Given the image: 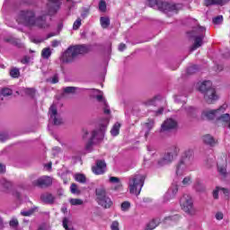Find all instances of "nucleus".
Returning <instances> with one entry per match:
<instances>
[{
    "mask_svg": "<svg viewBox=\"0 0 230 230\" xmlns=\"http://www.w3.org/2000/svg\"><path fill=\"white\" fill-rule=\"evenodd\" d=\"M91 51V46L89 45H75L70 46L61 56V61L64 64H69L75 62L78 58V55H85Z\"/></svg>",
    "mask_w": 230,
    "mask_h": 230,
    "instance_id": "obj_1",
    "label": "nucleus"
},
{
    "mask_svg": "<svg viewBox=\"0 0 230 230\" xmlns=\"http://www.w3.org/2000/svg\"><path fill=\"white\" fill-rule=\"evenodd\" d=\"M148 3L151 8L164 12V13H167V15H175L179 13V10H181V4H170L168 2L157 0H148Z\"/></svg>",
    "mask_w": 230,
    "mask_h": 230,
    "instance_id": "obj_2",
    "label": "nucleus"
},
{
    "mask_svg": "<svg viewBox=\"0 0 230 230\" xmlns=\"http://www.w3.org/2000/svg\"><path fill=\"white\" fill-rule=\"evenodd\" d=\"M211 85V81H204L199 85V91L204 94V100L208 104L215 103L218 100L217 91Z\"/></svg>",
    "mask_w": 230,
    "mask_h": 230,
    "instance_id": "obj_3",
    "label": "nucleus"
},
{
    "mask_svg": "<svg viewBox=\"0 0 230 230\" xmlns=\"http://www.w3.org/2000/svg\"><path fill=\"white\" fill-rule=\"evenodd\" d=\"M37 14L33 10H22L18 14L17 21L19 24L26 26V28H35V17Z\"/></svg>",
    "mask_w": 230,
    "mask_h": 230,
    "instance_id": "obj_4",
    "label": "nucleus"
},
{
    "mask_svg": "<svg viewBox=\"0 0 230 230\" xmlns=\"http://www.w3.org/2000/svg\"><path fill=\"white\" fill-rule=\"evenodd\" d=\"M145 174H135L129 178V192L133 195H139L145 185Z\"/></svg>",
    "mask_w": 230,
    "mask_h": 230,
    "instance_id": "obj_5",
    "label": "nucleus"
},
{
    "mask_svg": "<svg viewBox=\"0 0 230 230\" xmlns=\"http://www.w3.org/2000/svg\"><path fill=\"white\" fill-rule=\"evenodd\" d=\"M204 33H206V27L198 26L190 32V37L195 38L194 44L190 48V51H195L198 48L202 46V40H204Z\"/></svg>",
    "mask_w": 230,
    "mask_h": 230,
    "instance_id": "obj_6",
    "label": "nucleus"
},
{
    "mask_svg": "<svg viewBox=\"0 0 230 230\" xmlns=\"http://www.w3.org/2000/svg\"><path fill=\"white\" fill-rule=\"evenodd\" d=\"M180 204L185 213L195 215V208L193 207V199L191 196L184 194L180 199Z\"/></svg>",
    "mask_w": 230,
    "mask_h": 230,
    "instance_id": "obj_7",
    "label": "nucleus"
},
{
    "mask_svg": "<svg viewBox=\"0 0 230 230\" xmlns=\"http://www.w3.org/2000/svg\"><path fill=\"white\" fill-rule=\"evenodd\" d=\"M103 137H105V133L102 129H94L92 132V136L87 142L85 148L88 152H91L93 150V145L96 143H100V141L103 140Z\"/></svg>",
    "mask_w": 230,
    "mask_h": 230,
    "instance_id": "obj_8",
    "label": "nucleus"
},
{
    "mask_svg": "<svg viewBox=\"0 0 230 230\" xmlns=\"http://www.w3.org/2000/svg\"><path fill=\"white\" fill-rule=\"evenodd\" d=\"M224 111H226L224 107H220L217 110H206L201 113V117L203 119H215L218 113L224 112Z\"/></svg>",
    "mask_w": 230,
    "mask_h": 230,
    "instance_id": "obj_9",
    "label": "nucleus"
},
{
    "mask_svg": "<svg viewBox=\"0 0 230 230\" xmlns=\"http://www.w3.org/2000/svg\"><path fill=\"white\" fill-rule=\"evenodd\" d=\"M51 184H53V180L49 176H42L32 181V185L38 188H47V186H51Z\"/></svg>",
    "mask_w": 230,
    "mask_h": 230,
    "instance_id": "obj_10",
    "label": "nucleus"
},
{
    "mask_svg": "<svg viewBox=\"0 0 230 230\" xmlns=\"http://www.w3.org/2000/svg\"><path fill=\"white\" fill-rule=\"evenodd\" d=\"M107 170V164L103 160H97L96 164L92 167L95 175H103Z\"/></svg>",
    "mask_w": 230,
    "mask_h": 230,
    "instance_id": "obj_11",
    "label": "nucleus"
},
{
    "mask_svg": "<svg viewBox=\"0 0 230 230\" xmlns=\"http://www.w3.org/2000/svg\"><path fill=\"white\" fill-rule=\"evenodd\" d=\"M49 3L48 4L49 8V15H55L58 10H60V6L62 5V0H49Z\"/></svg>",
    "mask_w": 230,
    "mask_h": 230,
    "instance_id": "obj_12",
    "label": "nucleus"
},
{
    "mask_svg": "<svg viewBox=\"0 0 230 230\" xmlns=\"http://www.w3.org/2000/svg\"><path fill=\"white\" fill-rule=\"evenodd\" d=\"M50 119H52L54 125H62V118L58 115L57 106L51 105L49 111Z\"/></svg>",
    "mask_w": 230,
    "mask_h": 230,
    "instance_id": "obj_13",
    "label": "nucleus"
},
{
    "mask_svg": "<svg viewBox=\"0 0 230 230\" xmlns=\"http://www.w3.org/2000/svg\"><path fill=\"white\" fill-rule=\"evenodd\" d=\"M46 29L49 28V23L46 21V15L36 16L34 20V28Z\"/></svg>",
    "mask_w": 230,
    "mask_h": 230,
    "instance_id": "obj_14",
    "label": "nucleus"
},
{
    "mask_svg": "<svg viewBox=\"0 0 230 230\" xmlns=\"http://www.w3.org/2000/svg\"><path fill=\"white\" fill-rule=\"evenodd\" d=\"M173 128H177V121L173 119H167L161 126L162 132L173 130Z\"/></svg>",
    "mask_w": 230,
    "mask_h": 230,
    "instance_id": "obj_15",
    "label": "nucleus"
},
{
    "mask_svg": "<svg viewBox=\"0 0 230 230\" xmlns=\"http://www.w3.org/2000/svg\"><path fill=\"white\" fill-rule=\"evenodd\" d=\"M178 191H179V187L177 186V184H172L164 197V201L168 202V200H172V199H175V195H177Z\"/></svg>",
    "mask_w": 230,
    "mask_h": 230,
    "instance_id": "obj_16",
    "label": "nucleus"
},
{
    "mask_svg": "<svg viewBox=\"0 0 230 230\" xmlns=\"http://www.w3.org/2000/svg\"><path fill=\"white\" fill-rule=\"evenodd\" d=\"M190 165V164H186V162H182V160H181L176 165L177 177H182V175L186 173V170H188V166Z\"/></svg>",
    "mask_w": 230,
    "mask_h": 230,
    "instance_id": "obj_17",
    "label": "nucleus"
},
{
    "mask_svg": "<svg viewBox=\"0 0 230 230\" xmlns=\"http://www.w3.org/2000/svg\"><path fill=\"white\" fill-rule=\"evenodd\" d=\"M174 159V156L167 152L163 158L158 160L157 164L158 166H166V164H171V163H173Z\"/></svg>",
    "mask_w": 230,
    "mask_h": 230,
    "instance_id": "obj_18",
    "label": "nucleus"
},
{
    "mask_svg": "<svg viewBox=\"0 0 230 230\" xmlns=\"http://www.w3.org/2000/svg\"><path fill=\"white\" fill-rule=\"evenodd\" d=\"M181 161L186 164H191L193 163V149L185 150Z\"/></svg>",
    "mask_w": 230,
    "mask_h": 230,
    "instance_id": "obj_19",
    "label": "nucleus"
},
{
    "mask_svg": "<svg viewBox=\"0 0 230 230\" xmlns=\"http://www.w3.org/2000/svg\"><path fill=\"white\" fill-rule=\"evenodd\" d=\"M80 88L75 87V86H66L65 88H63V96L66 97L69 94H71L72 96H74V94H76V93H79Z\"/></svg>",
    "mask_w": 230,
    "mask_h": 230,
    "instance_id": "obj_20",
    "label": "nucleus"
},
{
    "mask_svg": "<svg viewBox=\"0 0 230 230\" xmlns=\"http://www.w3.org/2000/svg\"><path fill=\"white\" fill-rule=\"evenodd\" d=\"M40 199L46 204H53L55 202V196L47 192L40 195Z\"/></svg>",
    "mask_w": 230,
    "mask_h": 230,
    "instance_id": "obj_21",
    "label": "nucleus"
},
{
    "mask_svg": "<svg viewBox=\"0 0 230 230\" xmlns=\"http://www.w3.org/2000/svg\"><path fill=\"white\" fill-rule=\"evenodd\" d=\"M97 202L99 206H102L104 209H109V208L112 206V200H111L107 196L106 198H102V199H99Z\"/></svg>",
    "mask_w": 230,
    "mask_h": 230,
    "instance_id": "obj_22",
    "label": "nucleus"
},
{
    "mask_svg": "<svg viewBox=\"0 0 230 230\" xmlns=\"http://www.w3.org/2000/svg\"><path fill=\"white\" fill-rule=\"evenodd\" d=\"M229 0H205V6H213L215 4H219L220 6H224L226 3Z\"/></svg>",
    "mask_w": 230,
    "mask_h": 230,
    "instance_id": "obj_23",
    "label": "nucleus"
},
{
    "mask_svg": "<svg viewBox=\"0 0 230 230\" xmlns=\"http://www.w3.org/2000/svg\"><path fill=\"white\" fill-rule=\"evenodd\" d=\"M95 193H96V197H97V202H98V200H102L107 197V191L105 190V188H103V187L96 189Z\"/></svg>",
    "mask_w": 230,
    "mask_h": 230,
    "instance_id": "obj_24",
    "label": "nucleus"
},
{
    "mask_svg": "<svg viewBox=\"0 0 230 230\" xmlns=\"http://www.w3.org/2000/svg\"><path fill=\"white\" fill-rule=\"evenodd\" d=\"M12 94H13V92L12 91V89L9 88H4L1 92H0V105L1 103H3V100L5 96H12Z\"/></svg>",
    "mask_w": 230,
    "mask_h": 230,
    "instance_id": "obj_25",
    "label": "nucleus"
},
{
    "mask_svg": "<svg viewBox=\"0 0 230 230\" xmlns=\"http://www.w3.org/2000/svg\"><path fill=\"white\" fill-rule=\"evenodd\" d=\"M220 191H222L225 195H227L229 193V190L227 189H224V188H220V187H217L213 192V199H215L216 200H217L218 199V193H220Z\"/></svg>",
    "mask_w": 230,
    "mask_h": 230,
    "instance_id": "obj_26",
    "label": "nucleus"
},
{
    "mask_svg": "<svg viewBox=\"0 0 230 230\" xmlns=\"http://www.w3.org/2000/svg\"><path fill=\"white\" fill-rule=\"evenodd\" d=\"M194 189L199 193H204V191H206V185H204L200 180H197L194 184Z\"/></svg>",
    "mask_w": 230,
    "mask_h": 230,
    "instance_id": "obj_27",
    "label": "nucleus"
},
{
    "mask_svg": "<svg viewBox=\"0 0 230 230\" xmlns=\"http://www.w3.org/2000/svg\"><path fill=\"white\" fill-rule=\"evenodd\" d=\"M203 142L205 145H209V146H215L217 142L215 141V138L211 137V135H206L203 137Z\"/></svg>",
    "mask_w": 230,
    "mask_h": 230,
    "instance_id": "obj_28",
    "label": "nucleus"
},
{
    "mask_svg": "<svg viewBox=\"0 0 230 230\" xmlns=\"http://www.w3.org/2000/svg\"><path fill=\"white\" fill-rule=\"evenodd\" d=\"M52 50H51V48L49 47H47V48H44L42 50H41V57L42 58H44L45 60H48L49 58V57H51L52 55Z\"/></svg>",
    "mask_w": 230,
    "mask_h": 230,
    "instance_id": "obj_29",
    "label": "nucleus"
},
{
    "mask_svg": "<svg viewBox=\"0 0 230 230\" xmlns=\"http://www.w3.org/2000/svg\"><path fill=\"white\" fill-rule=\"evenodd\" d=\"M159 224H160L159 219H153L146 225L145 230H154L157 227V226H159Z\"/></svg>",
    "mask_w": 230,
    "mask_h": 230,
    "instance_id": "obj_30",
    "label": "nucleus"
},
{
    "mask_svg": "<svg viewBox=\"0 0 230 230\" xmlns=\"http://www.w3.org/2000/svg\"><path fill=\"white\" fill-rule=\"evenodd\" d=\"M155 123V122L154 121V119H149L147 122L145 123V128L147 130L145 134L146 137H148V135L150 134L151 129L154 128Z\"/></svg>",
    "mask_w": 230,
    "mask_h": 230,
    "instance_id": "obj_31",
    "label": "nucleus"
},
{
    "mask_svg": "<svg viewBox=\"0 0 230 230\" xmlns=\"http://www.w3.org/2000/svg\"><path fill=\"white\" fill-rule=\"evenodd\" d=\"M119 128H121V124L119 122H116L111 130V136H113L114 137H116V136H119Z\"/></svg>",
    "mask_w": 230,
    "mask_h": 230,
    "instance_id": "obj_32",
    "label": "nucleus"
},
{
    "mask_svg": "<svg viewBox=\"0 0 230 230\" xmlns=\"http://www.w3.org/2000/svg\"><path fill=\"white\" fill-rule=\"evenodd\" d=\"M179 152H181V149L177 146H172L169 148L167 153H169L172 157L175 159L177 155H179Z\"/></svg>",
    "mask_w": 230,
    "mask_h": 230,
    "instance_id": "obj_33",
    "label": "nucleus"
},
{
    "mask_svg": "<svg viewBox=\"0 0 230 230\" xmlns=\"http://www.w3.org/2000/svg\"><path fill=\"white\" fill-rule=\"evenodd\" d=\"M109 181L111 184H116L115 190H119V188H121V181L119 178L111 176Z\"/></svg>",
    "mask_w": 230,
    "mask_h": 230,
    "instance_id": "obj_34",
    "label": "nucleus"
},
{
    "mask_svg": "<svg viewBox=\"0 0 230 230\" xmlns=\"http://www.w3.org/2000/svg\"><path fill=\"white\" fill-rule=\"evenodd\" d=\"M100 22L102 28H103L104 30L107 29L108 26H111V19H109V17H101Z\"/></svg>",
    "mask_w": 230,
    "mask_h": 230,
    "instance_id": "obj_35",
    "label": "nucleus"
},
{
    "mask_svg": "<svg viewBox=\"0 0 230 230\" xmlns=\"http://www.w3.org/2000/svg\"><path fill=\"white\" fill-rule=\"evenodd\" d=\"M0 186H2V188H4V190H10V188H12L13 184H12V181H10L6 179H2V180H0Z\"/></svg>",
    "mask_w": 230,
    "mask_h": 230,
    "instance_id": "obj_36",
    "label": "nucleus"
},
{
    "mask_svg": "<svg viewBox=\"0 0 230 230\" xmlns=\"http://www.w3.org/2000/svg\"><path fill=\"white\" fill-rule=\"evenodd\" d=\"M35 211H37V207L30 208L29 210L21 211V216L22 217H31V215H33V213H35Z\"/></svg>",
    "mask_w": 230,
    "mask_h": 230,
    "instance_id": "obj_37",
    "label": "nucleus"
},
{
    "mask_svg": "<svg viewBox=\"0 0 230 230\" xmlns=\"http://www.w3.org/2000/svg\"><path fill=\"white\" fill-rule=\"evenodd\" d=\"M10 76L12 78H19L21 76V71L17 67H12L10 70Z\"/></svg>",
    "mask_w": 230,
    "mask_h": 230,
    "instance_id": "obj_38",
    "label": "nucleus"
},
{
    "mask_svg": "<svg viewBox=\"0 0 230 230\" xmlns=\"http://www.w3.org/2000/svg\"><path fill=\"white\" fill-rule=\"evenodd\" d=\"M75 179L77 182H81L82 184H85L87 179L84 174H75Z\"/></svg>",
    "mask_w": 230,
    "mask_h": 230,
    "instance_id": "obj_39",
    "label": "nucleus"
},
{
    "mask_svg": "<svg viewBox=\"0 0 230 230\" xmlns=\"http://www.w3.org/2000/svg\"><path fill=\"white\" fill-rule=\"evenodd\" d=\"M69 202L72 206H82V204H84V200L80 199H71Z\"/></svg>",
    "mask_w": 230,
    "mask_h": 230,
    "instance_id": "obj_40",
    "label": "nucleus"
},
{
    "mask_svg": "<svg viewBox=\"0 0 230 230\" xmlns=\"http://www.w3.org/2000/svg\"><path fill=\"white\" fill-rule=\"evenodd\" d=\"M23 93H25V94L28 96H31V98L35 96V89L33 88H25L23 89Z\"/></svg>",
    "mask_w": 230,
    "mask_h": 230,
    "instance_id": "obj_41",
    "label": "nucleus"
},
{
    "mask_svg": "<svg viewBox=\"0 0 230 230\" xmlns=\"http://www.w3.org/2000/svg\"><path fill=\"white\" fill-rule=\"evenodd\" d=\"M99 10H100V12L107 11V3H105V0H101L99 2Z\"/></svg>",
    "mask_w": 230,
    "mask_h": 230,
    "instance_id": "obj_42",
    "label": "nucleus"
},
{
    "mask_svg": "<svg viewBox=\"0 0 230 230\" xmlns=\"http://www.w3.org/2000/svg\"><path fill=\"white\" fill-rule=\"evenodd\" d=\"M218 119L220 121H224L225 123H227V121H230V115L228 113L223 114L220 117H218Z\"/></svg>",
    "mask_w": 230,
    "mask_h": 230,
    "instance_id": "obj_43",
    "label": "nucleus"
},
{
    "mask_svg": "<svg viewBox=\"0 0 230 230\" xmlns=\"http://www.w3.org/2000/svg\"><path fill=\"white\" fill-rule=\"evenodd\" d=\"M82 26V19L77 18L73 24V30H78Z\"/></svg>",
    "mask_w": 230,
    "mask_h": 230,
    "instance_id": "obj_44",
    "label": "nucleus"
},
{
    "mask_svg": "<svg viewBox=\"0 0 230 230\" xmlns=\"http://www.w3.org/2000/svg\"><path fill=\"white\" fill-rule=\"evenodd\" d=\"M181 184L183 186H190L191 184V176H187L185 177L182 181Z\"/></svg>",
    "mask_w": 230,
    "mask_h": 230,
    "instance_id": "obj_45",
    "label": "nucleus"
},
{
    "mask_svg": "<svg viewBox=\"0 0 230 230\" xmlns=\"http://www.w3.org/2000/svg\"><path fill=\"white\" fill-rule=\"evenodd\" d=\"M222 21H224V17L222 15H218L212 20L214 24H222Z\"/></svg>",
    "mask_w": 230,
    "mask_h": 230,
    "instance_id": "obj_46",
    "label": "nucleus"
},
{
    "mask_svg": "<svg viewBox=\"0 0 230 230\" xmlns=\"http://www.w3.org/2000/svg\"><path fill=\"white\" fill-rule=\"evenodd\" d=\"M130 208V202L128 201H124L121 204V210L122 211H128V209Z\"/></svg>",
    "mask_w": 230,
    "mask_h": 230,
    "instance_id": "obj_47",
    "label": "nucleus"
},
{
    "mask_svg": "<svg viewBox=\"0 0 230 230\" xmlns=\"http://www.w3.org/2000/svg\"><path fill=\"white\" fill-rule=\"evenodd\" d=\"M111 230H119V222L118 221H113L111 225Z\"/></svg>",
    "mask_w": 230,
    "mask_h": 230,
    "instance_id": "obj_48",
    "label": "nucleus"
},
{
    "mask_svg": "<svg viewBox=\"0 0 230 230\" xmlns=\"http://www.w3.org/2000/svg\"><path fill=\"white\" fill-rule=\"evenodd\" d=\"M9 226L11 227H17L19 226V220H17V218H13L10 222H9Z\"/></svg>",
    "mask_w": 230,
    "mask_h": 230,
    "instance_id": "obj_49",
    "label": "nucleus"
},
{
    "mask_svg": "<svg viewBox=\"0 0 230 230\" xmlns=\"http://www.w3.org/2000/svg\"><path fill=\"white\" fill-rule=\"evenodd\" d=\"M197 69H199V66L197 65H194L192 66H190L188 68V73L189 75H193V73H195V71H197Z\"/></svg>",
    "mask_w": 230,
    "mask_h": 230,
    "instance_id": "obj_50",
    "label": "nucleus"
},
{
    "mask_svg": "<svg viewBox=\"0 0 230 230\" xmlns=\"http://www.w3.org/2000/svg\"><path fill=\"white\" fill-rule=\"evenodd\" d=\"M217 170H218V172H219L221 175H226V173H227V170H226V167H224V166L218 165V166H217Z\"/></svg>",
    "mask_w": 230,
    "mask_h": 230,
    "instance_id": "obj_51",
    "label": "nucleus"
},
{
    "mask_svg": "<svg viewBox=\"0 0 230 230\" xmlns=\"http://www.w3.org/2000/svg\"><path fill=\"white\" fill-rule=\"evenodd\" d=\"M147 152L149 155H155V148L152 146H147Z\"/></svg>",
    "mask_w": 230,
    "mask_h": 230,
    "instance_id": "obj_52",
    "label": "nucleus"
},
{
    "mask_svg": "<svg viewBox=\"0 0 230 230\" xmlns=\"http://www.w3.org/2000/svg\"><path fill=\"white\" fill-rule=\"evenodd\" d=\"M9 138L8 134L6 133H0V141L4 143V141H6Z\"/></svg>",
    "mask_w": 230,
    "mask_h": 230,
    "instance_id": "obj_53",
    "label": "nucleus"
},
{
    "mask_svg": "<svg viewBox=\"0 0 230 230\" xmlns=\"http://www.w3.org/2000/svg\"><path fill=\"white\" fill-rule=\"evenodd\" d=\"M30 60H31V58L29 56L23 57V58L21 59L22 64H30Z\"/></svg>",
    "mask_w": 230,
    "mask_h": 230,
    "instance_id": "obj_54",
    "label": "nucleus"
},
{
    "mask_svg": "<svg viewBox=\"0 0 230 230\" xmlns=\"http://www.w3.org/2000/svg\"><path fill=\"white\" fill-rule=\"evenodd\" d=\"M70 190H71V193H77V186L75 183H72L71 184V187H70Z\"/></svg>",
    "mask_w": 230,
    "mask_h": 230,
    "instance_id": "obj_55",
    "label": "nucleus"
},
{
    "mask_svg": "<svg viewBox=\"0 0 230 230\" xmlns=\"http://www.w3.org/2000/svg\"><path fill=\"white\" fill-rule=\"evenodd\" d=\"M96 100L99 102H102L104 104L107 103V101L103 98V95L100 94L96 96Z\"/></svg>",
    "mask_w": 230,
    "mask_h": 230,
    "instance_id": "obj_56",
    "label": "nucleus"
},
{
    "mask_svg": "<svg viewBox=\"0 0 230 230\" xmlns=\"http://www.w3.org/2000/svg\"><path fill=\"white\" fill-rule=\"evenodd\" d=\"M177 218V216H174V217H166L164 219V222L165 224H170V222H172V220H175Z\"/></svg>",
    "mask_w": 230,
    "mask_h": 230,
    "instance_id": "obj_57",
    "label": "nucleus"
},
{
    "mask_svg": "<svg viewBox=\"0 0 230 230\" xmlns=\"http://www.w3.org/2000/svg\"><path fill=\"white\" fill-rule=\"evenodd\" d=\"M51 84H58V75H56L50 79Z\"/></svg>",
    "mask_w": 230,
    "mask_h": 230,
    "instance_id": "obj_58",
    "label": "nucleus"
},
{
    "mask_svg": "<svg viewBox=\"0 0 230 230\" xmlns=\"http://www.w3.org/2000/svg\"><path fill=\"white\" fill-rule=\"evenodd\" d=\"M87 15H89V9L85 8V9H84L83 13L81 14V17L83 19H85V17H87Z\"/></svg>",
    "mask_w": 230,
    "mask_h": 230,
    "instance_id": "obj_59",
    "label": "nucleus"
},
{
    "mask_svg": "<svg viewBox=\"0 0 230 230\" xmlns=\"http://www.w3.org/2000/svg\"><path fill=\"white\" fill-rule=\"evenodd\" d=\"M51 46L52 48H58V46H60V41L55 40L51 42Z\"/></svg>",
    "mask_w": 230,
    "mask_h": 230,
    "instance_id": "obj_60",
    "label": "nucleus"
},
{
    "mask_svg": "<svg viewBox=\"0 0 230 230\" xmlns=\"http://www.w3.org/2000/svg\"><path fill=\"white\" fill-rule=\"evenodd\" d=\"M6 172V165L0 164V173H5Z\"/></svg>",
    "mask_w": 230,
    "mask_h": 230,
    "instance_id": "obj_61",
    "label": "nucleus"
},
{
    "mask_svg": "<svg viewBox=\"0 0 230 230\" xmlns=\"http://www.w3.org/2000/svg\"><path fill=\"white\" fill-rule=\"evenodd\" d=\"M127 49V45L125 43H120L119 45V51H125Z\"/></svg>",
    "mask_w": 230,
    "mask_h": 230,
    "instance_id": "obj_62",
    "label": "nucleus"
},
{
    "mask_svg": "<svg viewBox=\"0 0 230 230\" xmlns=\"http://www.w3.org/2000/svg\"><path fill=\"white\" fill-rule=\"evenodd\" d=\"M217 220H222L224 218V214L222 212H217L216 214Z\"/></svg>",
    "mask_w": 230,
    "mask_h": 230,
    "instance_id": "obj_63",
    "label": "nucleus"
},
{
    "mask_svg": "<svg viewBox=\"0 0 230 230\" xmlns=\"http://www.w3.org/2000/svg\"><path fill=\"white\" fill-rule=\"evenodd\" d=\"M4 42H9L10 44H13V42H15V40H13V38H5Z\"/></svg>",
    "mask_w": 230,
    "mask_h": 230,
    "instance_id": "obj_64",
    "label": "nucleus"
}]
</instances>
